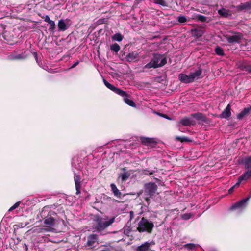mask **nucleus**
I'll use <instances>...</instances> for the list:
<instances>
[{
  "label": "nucleus",
  "instance_id": "ddd939ff",
  "mask_svg": "<svg viewBox=\"0 0 251 251\" xmlns=\"http://www.w3.org/2000/svg\"><path fill=\"white\" fill-rule=\"evenodd\" d=\"M155 245V242L153 241L146 242L142 245L136 247V251H148L151 247Z\"/></svg>",
  "mask_w": 251,
  "mask_h": 251
},
{
  "label": "nucleus",
  "instance_id": "c9c22d12",
  "mask_svg": "<svg viewBox=\"0 0 251 251\" xmlns=\"http://www.w3.org/2000/svg\"><path fill=\"white\" fill-rule=\"evenodd\" d=\"M157 172V168H154V170H150L149 169H146L143 170L144 174L147 175L150 174L151 175L154 174L155 172Z\"/></svg>",
  "mask_w": 251,
  "mask_h": 251
},
{
  "label": "nucleus",
  "instance_id": "a211bd4d",
  "mask_svg": "<svg viewBox=\"0 0 251 251\" xmlns=\"http://www.w3.org/2000/svg\"><path fill=\"white\" fill-rule=\"evenodd\" d=\"M191 32L192 36L196 38L201 37L204 34V31L200 28H195L191 30Z\"/></svg>",
  "mask_w": 251,
  "mask_h": 251
},
{
  "label": "nucleus",
  "instance_id": "6e6d98bb",
  "mask_svg": "<svg viewBox=\"0 0 251 251\" xmlns=\"http://www.w3.org/2000/svg\"><path fill=\"white\" fill-rule=\"evenodd\" d=\"M24 246L25 247V249L27 250V246L25 244H24Z\"/></svg>",
  "mask_w": 251,
  "mask_h": 251
},
{
  "label": "nucleus",
  "instance_id": "a18cd8bd",
  "mask_svg": "<svg viewBox=\"0 0 251 251\" xmlns=\"http://www.w3.org/2000/svg\"><path fill=\"white\" fill-rule=\"evenodd\" d=\"M249 65H246L244 63H241L239 65V68H240L241 70L245 71L246 67L248 66Z\"/></svg>",
  "mask_w": 251,
  "mask_h": 251
},
{
  "label": "nucleus",
  "instance_id": "2eb2a0df",
  "mask_svg": "<svg viewBox=\"0 0 251 251\" xmlns=\"http://www.w3.org/2000/svg\"><path fill=\"white\" fill-rule=\"evenodd\" d=\"M250 113H251V106L249 105L244 108L240 113L237 114V118L239 120H241L244 117L248 116Z\"/></svg>",
  "mask_w": 251,
  "mask_h": 251
},
{
  "label": "nucleus",
  "instance_id": "49530a36",
  "mask_svg": "<svg viewBox=\"0 0 251 251\" xmlns=\"http://www.w3.org/2000/svg\"><path fill=\"white\" fill-rule=\"evenodd\" d=\"M42 18L44 19L45 22L48 23L51 21L48 15H46L45 16L42 17Z\"/></svg>",
  "mask_w": 251,
  "mask_h": 251
},
{
  "label": "nucleus",
  "instance_id": "a878e982",
  "mask_svg": "<svg viewBox=\"0 0 251 251\" xmlns=\"http://www.w3.org/2000/svg\"><path fill=\"white\" fill-rule=\"evenodd\" d=\"M138 56V53L136 51H133L127 54L126 57L128 62H132L136 59Z\"/></svg>",
  "mask_w": 251,
  "mask_h": 251
},
{
  "label": "nucleus",
  "instance_id": "4468645a",
  "mask_svg": "<svg viewBox=\"0 0 251 251\" xmlns=\"http://www.w3.org/2000/svg\"><path fill=\"white\" fill-rule=\"evenodd\" d=\"M74 178L76 191V194L78 195L80 193V189L81 187V178L80 176L76 174H75Z\"/></svg>",
  "mask_w": 251,
  "mask_h": 251
},
{
  "label": "nucleus",
  "instance_id": "6e6552de",
  "mask_svg": "<svg viewBox=\"0 0 251 251\" xmlns=\"http://www.w3.org/2000/svg\"><path fill=\"white\" fill-rule=\"evenodd\" d=\"M157 186L154 183H149L145 185V194L149 196L150 197L152 196L157 190Z\"/></svg>",
  "mask_w": 251,
  "mask_h": 251
},
{
  "label": "nucleus",
  "instance_id": "8fccbe9b",
  "mask_svg": "<svg viewBox=\"0 0 251 251\" xmlns=\"http://www.w3.org/2000/svg\"><path fill=\"white\" fill-rule=\"evenodd\" d=\"M34 56L36 61V62L38 64V65H40L39 62H38V54L36 52L34 53Z\"/></svg>",
  "mask_w": 251,
  "mask_h": 251
},
{
  "label": "nucleus",
  "instance_id": "79ce46f5",
  "mask_svg": "<svg viewBox=\"0 0 251 251\" xmlns=\"http://www.w3.org/2000/svg\"><path fill=\"white\" fill-rule=\"evenodd\" d=\"M158 115H159L161 117H162L163 118H165L167 119H168V120H171L172 119V118L171 117H169L168 115L165 114H162V113H156Z\"/></svg>",
  "mask_w": 251,
  "mask_h": 251
},
{
  "label": "nucleus",
  "instance_id": "9d476101",
  "mask_svg": "<svg viewBox=\"0 0 251 251\" xmlns=\"http://www.w3.org/2000/svg\"><path fill=\"white\" fill-rule=\"evenodd\" d=\"M152 59L158 68L164 66L167 63L166 58L164 55L159 54H154Z\"/></svg>",
  "mask_w": 251,
  "mask_h": 251
},
{
  "label": "nucleus",
  "instance_id": "393cba45",
  "mask_svg": "<svg viewBox=\"0 0 251 251\" xmlns=\"http://www.w3.org/2000/svg\"><path fill=\"white\" fill-rule=\"evenodd\" d=\"M244 180H246L240 176L238 179L237 182L228 190V193L231 194L234 191V189L239 187L241 183Z\"/></svg>",
  "mask_w": 251,
  "mask_h": 251
},
{
  "label": "nucleus",
  "instance_id": "dca6fc26",
  "mask_svg": "<svg viewBox=\"0 0 251 251\" xmlns=\"http://www.w3.org/2000/svg\"><path fill=\"white\" fill-rule=\"evenodd\" d=\"M231 115V106L230 104H228L224 110L217 117L220 118L228 119Z\"/></svg>",
  "mask_w": 251,
  "mask_h": 251
},
{
  "label": "nucleus",
  "instance_id": "c85d7f7f",
  "mask_svg": "<svg viewBox=\"0 0 251 251\" xmlns=\"http://www.w3.org/2000/svg\"><path fill=\"white\" fill-rule=\"evenodd\" d=\"M99 249L100 251H112L113 249L109 244L101 245L99 247Z\"/></svg>",
  "mask_w": 251,
  "mask_h": 251
},
{
  "label": "nucleus",
  "instance_id": "5701e85b",
  "mask_svg": "<svg viewBox=\"0 0 251 251\" xmlns=\"http://www.w3.org/2000/svg\"><path fill=\"white\" fill-rule=\"evenodd\" d=\"M218 13L221 16L225 18H228L232 15L229 10H227L224 8L219 10Z\"/></svg>",
  "mask_w": 251,
  "mask_h": 251
},
{
  "label": "nucleus",
  "instance_id": "9b49d317",
  "mask_svg": "<svg viewBox=\"0 0 251 251\" xmlns=\"http://www.w3.org/2000/svg\"><path fill=\"white\" fill-rule=\"evenodd\" d=\"M104 85L107 87L108 89L112 90L113 92L115 93L116 94L119 95L121 96H124L126 95V92L115 87L114 85L111 84L108 81H107L105 79H103Z\"/></svg>",
  "mask_w": 251,
  "mask_h": 251
},
{
  "label": "nucleus",
  "instance_id": "20e7f679",
  "mask_svg": "<svg viewBox=\"0 0 251 251\" xmlns=\"http://www.w3.org/2000/svg\"><path fill=\"white\" fill-rule=\"evenodd\" d=\"M240 164L244 166L247 171L240 176L246 180L251 177V155L245 156L241 159Z\"/></svg>",
  "mask_w": 251,
  "mask_h": 251
},
{
  "label": "nucleus",
  "instance_id": "f3484780",
  "mask_svg": "<svg viewBox=\"0 0 251 251\" xmlns=\"http://www.w3.org/2000/svg\"><path fill=\"white\" fill-rule=\"evenodd\" d=\"M195 244L193 243H188L185 244L184 245H175V247H174V251H177V249H178V251H184L183 247H186L189 249L193 250L195 248Z\"/></svg>",
  "mask_w": 251,
  "mask_h": 251
},
{
  "label": "nucleus",
  "instance_id": "0eeeda50",
  "mask_svg": "<svg viewBox=\"0 0 251 251\" xmlns=\"http://www.w3.org/2000/svg\"><path fill=\"white\" fill-rule=\"evenodd\" d=\"M99 237L96 234H91L87 237V241L86 242V246L89 247L92 249L96 247L98 244Z\"/></svg>",
  "mask_w": 251,
  "mask_h": 251
},
{
  "label": "nucleus",
  "instance_id": "a19ab883",
  "mask_svg": "<svg viewBox=\"0 0 251 251\" xmlns=\"http://www.w3.org/2000/svg\"><path fill=\"white\" fill-rule=\"evenodd\" d=\"M20 203V202H19V201L15 203L12 207H11L9 208V209L8 210V211L9 212L12 211L13 210H14L15 209H16V208H17L19 206Z\"/></svg>",
  "mask_w": 251,
  "mask_h": 251
},
{
  "label": "nucleus",
  "instance_id": "bb28decb",
  "mask_svg": "<svg viewBox=\"0 0 251 251\" xmlns=\"http://www.w3.org/2000/svg\"><path fill=\"white\" fill-rule=\"evenodd\" d=\"M59 31H65L68 28V26L64 20H59L58 23Z\"/></svg>",
  "mask_w": 251,
  "mask_h": 251
},
{
  "label": "nucleus",
  "instance_id": "473e14b6",
  "mask_svg": "<svg viewBox=\"0 0 251 251\" xmlns=\"http://www.w3.org/2000/svg\"><path fill=\"white\" fill-rule=\"evenodd\" d=\"M110 49L115 52H118L120 50V47L118 44L114 43L110 45Z\"/></svg>",
  "mask_w": 251,
  "mask_h": 251
},
{
  "label": "nucleus",
  "instance_id": "1a4fd4ad",
  "mask_svg": "<svg viewBox=\"0 0 251 251\" xmlns=\"http://www.w3.org/2000/svg\"><path fill=\"white\" fill-rule=\"evenodd\" d=\"M243 36L241 33H237L233 35H226V38L230 44L240 43Z\"/></svg>",
  "mask_w": 251,
  "mask_h": 251
},
{
  "label": "nucleus",
  "instance_id": "6ab92c4d",
  "mask_svg": "<svg viewBox=\"0 0 251 251\" xmlns=\"http://www.w3.org/2000/svg\"><path fill=\"white\" fill-rule=\"evenodd\" d=\"M178 79L180 81L185 83H189L193 82L190 75H188L184 74H180Z\"/></svg>",
  "mask_w": 251,
  "mask_h": 251
},
{
  "label": "nucleus",
  "instance_id": "423d86ee",
  "mask_svg": "<svg viewBox=\"0 0 251 251\" xmlns=\"http://www.w3.org/2000/svg\"><path fill=\"white\" fill-rule=\"evenodd\" d=\"M251 195L248 196L245 199H243L239 201L235 202L229 208L230 210H234L236 209H242L245 208L247 205V202L250 200Z\"/></svg>",
  "mask_w": 251,
  "mask_h": 251
},
{
  "label": "nucleus",
  "instance_id": "f03ea898",
  "mask_svg": "<svg viewBox=\"0 0 251 251\" xmlns=\"http://www.w3.org/2000/svg\"><path fill=\"white\" fill-rule=\"evenodd\" d=\"M95 221L96 222V229L98 231H101L108 227L115 221V217L108 219L107 216L102 217L100 216H96Z\"/></svg>",
  "mask_w": 251,
  "mask_h": 251
},
{
  "label": "nucleus",
  "instance_id": "f8f14e48",
  "mask_svg": "<svg viewBox=\"0 0 251 251\" xmlns=\"http://www.w3.org/2000/svg\"><path fill=\"white\" fill-rule=\"evenodd\" d=\"M234 7L238 12H251V0L248 1L245 3H241L240 4L235 6Z\"/></svg>",
  "mask_w": 251,
  "mask_h": 251
},
{
  "label": "nucleus",
  "instance_id": "b1692460",
  "mask_svg": "<svg viewBox=\"0 0 251 251\" xmlns=\"http://www.w3.org/2000/svg\"><path fill=\"white\" fill-rule=\"evenodd\" d=\"M110 187L112 192L116 197L120 198L122 197V194L117 188L115 184H111Z\"/></svg>",
  "mask_w": 251,
  "mask_h": 251
},
{
  "label": "nucleus",
  "instance_id": "13d9d810",
  "mask_svg": "<svg viewBox=\"0 0 251 251\" xmlns=\"http://www.w3.org/2000/svg\"><path fill=\"white\" fill-rule=\"evenodd\" d=\"M123 170H126V168H123Z\"/></svg>",
  "mask_w": 251,
  "mask_h": 251
},
{
  "label": "nucleus",
  "instance_id": "412c9836",
  "mask_svg": "<svg viewBox=\"0 0 251 251\" xmlns=\"http://www.w3.org/2000/svg\"><path fill=\"white\" fill-rule=\"evenodd\" d=\"M202 73V69L199 67L197 70H196L194 72H191L190 74L191 79H192V81L193 82L195 79H198L200 78V75Z\"/></svg>",
  "mask_w": 251,
  "mask_h": 251
},
{
  "label": "nucleus",
  "instance_id": "cd10ccee",
  "mask_svg": "<svg viewBox=\"0 0 251 251\" xmlns=\"http://www.w3.org/2000/svg\"><path fill=\"white\" fill-rule=\"evenodd\" d=\"M176 141H179L181 143L183 142H192L193 141L190 139L189 138L186 136H176L175 138Z\"/></svg>",
  "mask_w": 251,
  "mask_h": 251
},
{
  "label": "nucleus",
  "instance_id": "aec40b11",
  "mask_svg": "<svg viewBox=\"0 0 251 251\" xmlns=\"http://www.w3.org/2000/svg\"><path fill=\"white\" fill-rule=\"evenodd\" d=\"M141 142L147 146H153L156 143L154 138L141 137Z\"/></svg>",
  "mask_w": 251,
  "mask_h": 251
},
{
  "label": "nucleus",
  "instance_id": "09e8293b",
  "mask_svg": "<svg viewBox=\"0 0 251 251\" xmlns=\"http://www.w3.org/2000/svg\"><path fill=\"white\" fill-rule=\"evenodd\" d=\"M245 71H247L250 73H251V65H249L248 66L246 67Z\"/></svg>",
  "mask_w": 251,
  "mask_h": 251
},
{
  "label": "nucleus",
  "instance_id": "e433bc0d",
  "mask_svg": "<svg viewBox=\"0 0 251 251\" xmlns=\"http://www.w3.org/2000/svg\"><path fill=\"white\" fill-rule=\"evenodd\" d=\"M178 22L180 24H184L187 21V18L186 16L183 15H180L177 18Z\"/></svg>",
  "mask_w": 251,
  "mask_h": 251
},
{
  "label": "nucleus",
  "instance_id": "2f4dec72",
  "mask_svg": "<svg viewBox=\"0 0 251 251\" xmlns=\"http://www.w3.org/2000/svg\"><path fill=\"white\" fill-rule=\"evenodd\" d=\"M215 52L216 54L220 56H224L225 53L222 48L220 46H217L215 49Z\"/></svg>",
  "mask_w": 251,
  "mask_h": 251
},
{
  "label": "nucleus",
  "instance_id": "72a5a7b5",
  "mask_svg": "<svg viewBox=\"0 0 251 251\" xmlns=\"http://www.w3.org/2000/svg\"><path fill=\"white\" fill-rule=\"evenodd\" d=\"M130 176V174L127 172H124L120 175L119 177L121 178L122 181H126Z\"/></svg>",
  "mask_w": 251,
  "mask_h": 251
},
{
  "label": "nucleus",
  "instance_id": "ea45409f",
  "mask_svg": "<svg viewBox=\"0 0 251 251\" xmlns=\"http://www.w3.org/2000/svg\"><path fill=\"white\" fill-rule=\"evenodd\" d=\"M181 217L183 220H188L191 217V214L190 213L182 214L181 215Z\"/></svg>",
  "mask_w": 251,
  "mask_h": 251
},
{
  "label": "nucleus",
  "instance_id": "603ef678",
  "mask_svg": "<svg viewBox=\"0 0 251 251\" xmlns=\"http://www.w3.org/2000/svg\"><path fill=\"white\" fill-rule=\"evenodd\" d=\"M249 44L251 45V40H250L248 42H247L245 46H246Z\"/></svg>",
  "mask_w": 251,
  "mask_h": 251
},
{
  "label": "nucleus",
  "instance_id": "bf43d9fd",
  "mask_svg": "<svg viewBox=\"0 0 251 251\" xmlns=\"http://www.w3.org/2000/svg\"><path fill=\"white\" fill-rule=\"evenodd\" d=\"M176 210V209H174V211H175Z\"/></svg>",
  "mask_w": 251,
  "mask_h": 251
},
{
  "label": "nucleus",
  "instance_id": "37998d69",
  "mask_svg": "<svg viewBox=\"0 0 251 251\" xmlns=\"http://www.w3.org/2000/svg\"><path fill=\"white\" fill-rule=\"evenodd\" d=\"M154 2L161 5H165V2L163 0H155Z\"/></svg>",
  "mask_w": 251,
  "mask_h": 251
},
{
  "label": "nucleus",
  "instance_id": "f704fd0d",
  "mask_svg": "<svg viewBox=\"0 0 251 251\" xmlns=\"http://www.w3.org/2000/svg\"><path fill=\"white\" fill-rule=\"evenodd\" d=\"M9 59L11 60H21L25 58L23 54L13 55L9 56Z\"/></svg>",
  "mask_w": 251,
  "mask_h": 251
},
{
  "label": "nucleus",
  "instance_id": "7c9ffc66",
  "mask_svg": "<svg viewBox=\"0 0 251 251\" xmlns=\"http://www.w3.org/2000/svg\"><path fill=\"white\" fill-rule=\"evenodd\" d=\"M112 39L114 41H116L118 42L121 41L123 39V36L121 35V34L118 33L114 34L112 37Z\"/></svg>",
  "mask_w": 251,
  "mask_h": 251
},
{
  "label": "nucleus",
  "instance_id": "58836bf2",
  "mask_svg": "<svg viewBox=\"0 0 251 251\" xmlns=\"http://www.w3.org/2000/svg\"><path fill=\"white\" fill-rule=\"evenodd\" d=\"M48 24L50 25V27L49 28V30L51 31H53L54 30L55 28V22L51 20L49 23H48Z\"/></svg>",
  "mask_w": 251,
  "mask_h": 251
},
{
  "label": "nucleus",
  "instance_id": "c03bdc74",
  "mask_svg": "<svg viewBox=\"0 0 251 251\" xmlns=\"http://www.w3.org/2000/svg\"><path fill=\"white\" fill-rule=\"evenodd\" d=\"M175 2H176V6H180L181 7L183 6V3L181 0H176Z\"/></svg>",
  "mask_w": 251,
  "mask_h": 251
},
{
  "label": "nucleus",
  "instance_id": "3c124183",
  "mask_svg": "<svg viewBox=\"0 0 251 251\" xmlns=\"http://www.w3.org/2000/svg\"><path fill=\"white\" fill-rule=\"evenodd\" d=\"M150 197H150L149 196H147H147L146 197H145V201H147V202L148 203H149V202L150 201Z\"/></svg>",
  "mask_w": 251,
  "mask_h": 251
},
{
  "label": "nucleus",
  "instance_id": "4d7b16f0",
  "mask_svg": "<svg viewBox=\"0 0 251 251\" xmlns=\"http://www.w3.org/2000/svg\"><path fill=\"white\" fill-rule=\"evenodd\" d=\"M20 224H21L20 226H21V227H23V226H24L22 225V223H20Z\"/></svg>",
  "mask_w": 251,
  "mask_h": 251
},
{
  "label": "nucleus",
  "instance_id": "39448f33",
  "mask_svg": "<svg viewBox=\"0 0 251 251\" xmlns=\"http://www.w3.org/2000/svg\"><path fill=\"white\" fill-rule=\"evenodd\" d=\"M42 218L44 219V223L48 226H54L55 224V221L53 216L56 215V213L52 210H50L47 212L45 210H42L40 213Z\"/></svg>",
  "mask_w": 251,
  "mask_h": 251
},
{
  "label": "nucleus",
  "instance_id": "de8ad7c7",
  "mask_svg": "<svg viewBox=\"0 0 251 251\" xmlns=\"http://www.w3.org/2000/svg\"><path fill=\"white\" fill-rule=\"evenodd\" d=\"M79 63V61H76L75 63H74V64L69 68V69H72L75 67L77 65H78Z\"/></svg>",
  "mask_w": 251,
  "mask_h": 251
},
{
  "label": "nucleus",
  "instance_id": "7ed1b4c3",
  "mask_svg": "<svg viewBox=\"0 0 251 251\" xmlns=\"http://www.w3.org/2000/svg\"><path fill=\"white\" fill-rule=\"evenodd\" d=\"M154 224L152 221L142 217L138 223L137 230L140 233L146 232L151 233Z\"/></svg>",
  "mask_w": 251,
  "mask_h": 251
},
{
  "label": "nucleus",
  "instance_id": "4be33fe9",
  "mask_svg": "<svg viewBox=\"0 0 251 251\" xmlns=\"http://www.w3.org/2000/svg\"><path fill=\"white\" fill-rule=\"evenodd\" d=\"M122 97H123L124 101L126 104H128V105H129L131 107H136V104L133 100H130L128 98V97H130V95L129 94H128L126 92V95L124 96H122Z\"/></svg>",
  "mask_w": 251,
  "mask_h": 251
},
{
  "label": "nucleus",
  "instance_id": "f257e3e1",
  "mask_svg": "<svg viewBox=\"0 0 251 251\" xmlns=\"http://www.w3.org/2000/svg\"><path fill=\"white\" fill-rule=\"evenodd\" d=\"M196 120L199 124L208 123V118L203 113L197 112L191 114L189 117H184L181 119L179 124L185 126H194L196 125Z\"/></svg>",
  "mask_w": 251,
  "mask_h": 251
},
{
  "label": "nucleus",
  "instance_id": "864d4df0",
  "mask_svg": "<svg viewBox=\"0 0 251 251\" xmlns=\"http://www.w3.org/2000/svg\"><path fill=\"white\" fill-rule=\"evenodd\" d=\"M130 219L132 218V217L133 216V211H131L130 212Z\"/></svg>",
  "mask_w": 251,
  "mask_h": 251
},
{
  "label": "nucleus",
  "instance_id": "4c0bfd02",
  "mask_svg": "<svg viewBox=\"0 0 251 251\" xmlns=\"http://www.w3.org/2000/svg\"><path fill=\"white\" fill-rule=\"evenodd\" d=\"M197 19L201 22H205L207 21V18L203 15H198L197 16Z\"/></svg>",
  "mask_w": 251,
  "mask_h": 251
},
{
  "label": "nucleus",
  "instance_id": "5fc2aeb1",
  "mask_svg": "<svg viewBox=\"0 0 251 251\" xmlns=\"http://www.w3.org/2000/svg\"><path fill=\"white\" fill-rule=\"evenodd\" d=\"M39 229H40V230H44V228H39ZM38 230V228H36V229H34V231H36V230Z\"/></svg>",
  "mask_w": 251,
  "mask_h": 251
},
{
  "label": "nucleus",
  "instance_id": "c756f323",
  "mask_svg": "<svg viewBox=\"0 0 251 251\" xmlns=\"http://www.w3.org/2000/svg\"><path fill=\"white\" fill-rule=\"evenodd\" d=\"M144 69H150V68H157L158 67H157V65H156L154 61H153V59H152L149 63L147 64L144 66Z\"/></svg>",
  "mask_w": 251,
  "mask_h": 251
}]
</instances>
